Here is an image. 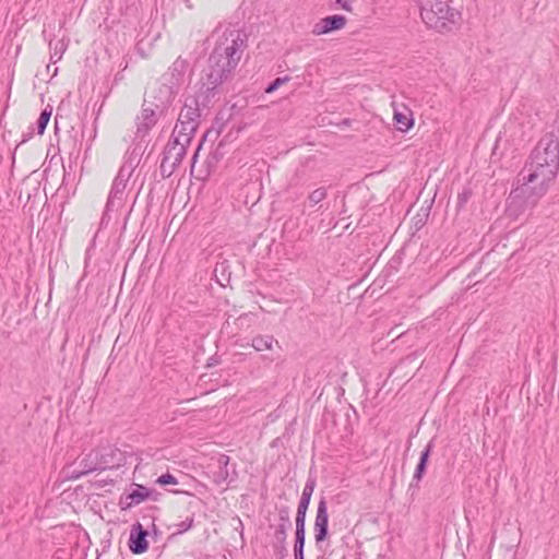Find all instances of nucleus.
I'll use <instances>...</instances> for the list:
<instances>
[{"label": "nucleus", "instance_id": "bb28decb", "mask_svg": "<svg viewBox=\"0 0 559 559\" xmlns=\"http://www.w3.org/2000/svg\"><path fill=\"white\" fill-rule=\"evenodd\" d=\"M178 166L179 165H173L171 162L167 160V157H165L163 155V159H162L160 167H159L162 177L163 178L170 177Z\"/></svg>", "mask_w": 559, "mask_h": 559}, {"label": "nucleus", "instance_id": "58836bf2", "mask_svg": "<svg viewBox=\"0 0 559 559\" xmlns=\"http://www.w3.org/2000/svg\"><path fill=\"white\" fill-rule=\"evenodd\" d=\"M295 555V559H305V552L304 551H299V552H294Z\"/></svg>", "mask_w": 559, "mask_h": 559}, {"label": "nucleus", "instance_id": "393cba45", "mask_svg": "<svg viewBox=\"0 0 559 559\" xmlns=\"http://www.w3.org/2000/svg\"><path fill=\"white\" fill-rule=\"evenodd\" d=\"M49 45H50V48L52 50L50 59L53 62L59 61L61 59L63 52L67 49L66 43L63 41V39H60V40L56 41L53 46H52V43H50Z\"/></svg>", "mask_w": 559, "mask_h": 559}, {"label": "nucleus", "instance_id": "e433bc0d", "mask_svg": "<svg viewBox=\"0 0 559 559\" xmlns=\"http://www.w3.org/2000/svg\"><path fill=\"white\" fill-rule=\"evenodd\" d=\"M237 526H235V530L239 532L240 536L243 537V524L240 520V518H236Z\"/></svg>", "mask_w": 559, "mask_h": 559}, {"label": "nucleus", "instance_id": "9b49d317", "mask_svg": "<svg viewBox=\"0 0 559 559\" xmlns=\"http://www.w3.org/2000/svg\"><path fill=\"white\" fill-rule=\"evenodd\" d=\"M188 66L189 63L186 59L178 57L159 80L171 85V87L179 92V88L183 83Z\"/></svg>", "mask_w": 559, "mask_h": 559}, {"label": "nucleus", "instance_id": "f3484780", "mask_svg": "<svg viewBox=\"0 0 559 559\" xmlns=\"http://www.w3.org/2000/svg\"><path fill=\"white\" fill-rule=\"evenodd\" d=\"M126 187L127 182L115 178L106 203V213L122 205Z\"/></svg>", "mask_w": 559, "mask_h": 559}, {"label": "nucleus", "instance_id": "a878e982", "mask_svg": "<svg viewBox=\"0 0 559 559\" xmlns=\"http://www.w3.org/2000/svg\"><path fill=\"white\" fill-rule=\"evenodd\" d=\"M326 195H328V191H326V188H324V187H320V188L313 190L308 197L310 205L313 206V205L320 203L321 201H323L326 198Z\"/></svg>", "mask_w": 559, "mask_h": 559}, {"label": "nucleus", "instance_id": "2eb2a0df", "mask_svg": "<svg viewBox=\"0 0 559 559\" xmlns=\"http://www.w3.org/2000/svg\"><path fill=\"white\" fill-rule=\"evenodd\" d=\"M433 447H435V439H431L427 445L425 447V449L420 452V456H419V461L416 465V468H415V472H414V475H413V479H412V483L409 485L411 488L413 487H418L419 483L421 481L425 473H426V468H427V464H428V461H429V457H430V454L433 450Z\"/></svg>", "mask_w": 559, "mask_h": 559}, {"label": "nucleus", "instance_id": "a211bd4d", "mask_svg": "<svg viewBox=\"0 0 559 559\" xmlns=\"http://www.w3.org/2000/svg\"><path fill=\"white\" fill-rule=\"evenodd\" d=\"M217 464V471L214 472V481L217 485L227 483L228 480H233L234 478H230V473L228 468L229 464V456L225 454H219L216 460Z\"/></svg>", "mask_w": 559, "mask_h": 559}, {"label": "nucleus", "instance_id": "412c9836", "mask_svg": "<svg viewBox=\"0 0 559 559\" xmlns=\"http://www.w3.org/2000/svg\"><path fill=\"white\" fill-rule=\"evenodd\" d=\"M273 344L277 345L278 342L272 335H257L251 342V346L258 352L272 349Z\"/></svg>", "mask_w": 559, "mask_h": 559}, {"label": "nucleus", "instance_id": "2f4dec72", "mask_svg": "<svg viewBox=\"0 0 559 559\" xmlns=\"http://www.w3.org/2000/svg\"><path fill=\"white\" fill-rule=\"evenodd\" d=\"M156 483L162 486H166V485H176V484H178V480L173 474L166 473V474L160 475L157 478Z\"/></svg>", "mask_w": 559, "mask_h": 559}, {"label": "nucleus", "instance_id": "c85d7f7f", "mask_svg": "<svg viewBox=\"0 0 559 559\" xmlns=\"http://www.w3.org/2000/svg\"><path fill=\"white\" fill-rule=\"evenodd\" d=\"M306 532H295L294 552H301L305 549Z\"/></svg>", "mask_w": 559, "mask_h": 559}, {"label": "nucleus", "instance_id": "aec40b11", "mask_svg": "<svg viewBox=\"0 0 559 559\" xmlns=\"http://www.w3.org/2000/svg\"><path fill=\"white\" fill-rule=\"evenodd\" d=\"M316 480L313 478H308L306 485L304 487L301 498L298 503V509L301 511H307L310 504L311 496L314 491Z\"/></svg>", "mask_w": 559, "mask_h": 559}, {"label": "nucleus", "instance_id": "473e14b6", "mask_svg": "<svg viewBox=\"0 0 559 559\" xmlns=\"http://www.w3.org/2000/svg\"><path fill=\"white\" fill-rule=\"evenodd\" d=\"M472 195V191L468 188H465L461 193L457 195L459 206H464L467 201L469 200Z\"/></svg>", "mask_w": 559, "mask_h": 559}, {"label": "nucleus", "instance_id": "7c9ffc66", "mask_svg": "<svg viewBox=\"0 0 559 559\" xmlns=\"http://www.w3.org/2000/svg\"><path fill=\"white\" fill-rule=\"evenodd\" d=\"M133 171V166L131 164H123L120 169H119V173L118 175L116 176L117 179H121L123 180L124 182H128L131 174Z\"/></svg>", "mask_w": 559, "mask_h": 559}, {"label": "nucleus", "instance_id": "20e7f679", "mask_svg": "<svg viewBox=\"0 0 559 559\" xmlns=\"http://www.w3.org/2000/svg\"><path fill=\"white\" fill-rule=\"evenodd\" d=\"M224 57L222 53L221 57L214 59L212 51L207 59V69L201 80V84L206 87V91H212L215 94L218 86L228 80L237 68L227 66L228 59Z\"/></svg>", "mask_w": 559, "mask_h": 559}, {"label": "nucleus", "instance_id": "1a4fd4ad", "mask_svg": "<svg viewBox=\"0 0 559 559\" xmlns=\"http://www.w3.org/2000/svg\"><path fill=\"white\" fill-rule=\"evenodd\" d=\"M164 115V111H159L156 107L143 102L141 114L135 119L136 136L144 138L147 135Z\"/></svg>", "mask_w": 559, "mask_h": 559}, {"label": "nucleus", "instance_id": "423d86ee", "mask_svg": "<svg viewBox=\"0 0 559 559\" xmlns=\"http://www.w3.org/2000/svg\"><path fill=\"white\" fill-rule=\"evenodd\" d=\"M177 94L178 91L171 85L157 80L145 93L144 102L166 114Z\"/></svg>", "mask_w": 559, "mask_h": 559}, {"label": "nucleus", "instance_id": "4468645a", "mask_svg": "<svg viewBox=\"0 0 559 559\" xmlns=\"http://www.w3.org/2000/svg\"><path fill=\"white\" fill-rule=\"evenodd\" d=\"M346 24V17L343 15H330L321 19L314 24L312 33L314 35H324L334 31L342 29Z\"/></svg>", "mask_w": 559, "mask_h": 559}, {"label": "nucleus", "instance_id": "39448f33", "mask_svg": "<svg viewBox=\"0 0 559 559\" xmlns=\"http://www.w3.org/2000/svg\"><path fill=\"white\" fill-rule=\"evenodd\" d=\"M214 96L215 93L206 91V87L201 84L195 95L185 99L178 119L200 124L201 109L207 107Z\"/></svg>", "mask_w": 559, "mask_h": 559}, {"label": "nucleus", "instance_id": "c9c22d12", "mask_svg": "<svg viewBox=\"0 0 559 559\" xmlns=\"http://www.w3.org/2000/svg\"><path fill=\"white\" fill-rule=\"evenodd\" d=\"M159 535H160V531L158 530V527L155 524H152V531L148 532V536H151L154 540H156Z\"/></svg>", "mask_w": 559, "mask_h": 559}, {"label": "nucleus", "instance_id": "ddd939ff", "mask_svg": "<svg viewBox=\"0 0 559 559\" xmlns=\"http://www.w3.org/2000/svg\"><path fill=\"white\" fill-rule=\"evenodd\" d=\"M198 127L194 121L178 119L170 138L183 142V145H190Z\"/></svg>", "mask_w": 559, "mask_h": 559}, {"label": "nucleus", "instance_id": "9d476101", "mask_svg": "<svg viewBox=\"0 0 559 559\" xmlns=\"http://www.w3.org/2000/svg\"><path fill=\"white\" fill-rule=\"evenodd\" d=\"M329 512H328V502L325 498H321L318 508H317V514L314 519V540L316 544L319 545L320 543L324 542L329 536Z\"/></svg>", "mask_w": 559, "mask_h": 559}, {"label": "nucleus", "instance_id": "cd10ccee", "mask_svg": "<svg viewBox=\"0 0 559 559\" xmlns=\"http://www.w3.org/2000/svg\"><path fill=\"white\" fill-rule=\"evenodd\" d=\"M306 514H307V511L301 510V512H300V510L297 508V513H296V519H295V524H296L295 532H306Z\"/></svg>", "mask_w": 559, "mask_h": 559}, {"label": "nucleus", "instance_id": "4c0bfd02", "mask_svg": "<svg viewBox=\"0 0 559 559\" xmlns=\"http://www.w3.org/2000/svg\"><path fill=\"white\" fill-rule=\"evenodd\" d=\"M206 135H207V133L203 136L202 141L200 142L199 146L197 147V151H195V153H194V155H193V157H192V163H194V162L197 160L198 153H199V151H200V148H201V146H202V143H203V141L205 140Z\"/></svg>", "mask_w": 559, "mask_h": 559}, {"label": "nucleus", "instance_id": "4be33fe9", "mask_svg": "<svg viewBox=\"0 0 559 559\" xmlns=\"http://www.w3.org/2000/svg\"><path fill=\"white\" fill-rule=\"evenodd\" d=\"M51 115H52V107L50 105H47L40 112V115L37 119V122H36L37 133L39 135L44 134L46 127L50 120Z\"/></svg>", "mask_w": 559, "mask_h": 559}, {"label": "nucleus", "instance_id": "ea45409f", "mask_svg": "<svg viewBox=\"0 0 559 559\" xmlns=\"http://www.w3.org/2000/svg\"><path fill=\"white\" fill-rule=\"evenodd\" d=\"M32 134H33V132H29V133L27 134V136H25V138L23 139V142H26V141H27V139H29V138L32 136Z\"/></svg>", "mask_w": 559, "mask_h": 559}, {"label": "nucleus", "instance_id": "6ab92c4d", "mask_svg": "<svg viewBox=\"0 0 559 559\" xmlns=\"http://www.w3.org/2000/svg\"><path fill=\"white\" fill-rule=\"evenodd\" d=\"M152 492L153 490L143 485H135V488L126 496V500L128 501L127 506L132 507L140 504L148 499Z\"/></svg>", "mask_w": 559, "mask_h": 559}, {"label": "nucleus", "instance_id": "b1692460", "mask_svg": "<svg viewBox=\"0 0 559 559\" xmlns=\"http://www.w3.org/2000/svg\"><path fill=\"white\" fill-rule=\"evenodd\" d=\"M193 516H188L185 521L171 525L170 527H175L176 531L169 536V539H173L177 535L183 534L187 531H189L193 526Z\"/></svg>", "mask_w": 559, "mask_h": 559}, {"label": "nucleus", "instance_id": "0eeeda50", "mask_svg": "<svg viewBox=\"0 0 559 559\" xmlns=\"http://www.w3.org/2000/svg\"><path fill=\"white\" fill-rule=\"evenodd\" d=\"M112 450L105 448L103 450H92L84 457L78 461L80 466L79 474H74V477H81L94 471H104L108 468L110 462L106 459Z\"/></svg>", "mask_w": 559, "mask_h": 559}, {"label": "nucleus", "instance_id": "6e6552de", "mask_svg": "<svg viewBox=\"0 0 559 559\" xmlns=\"http://www.w3.org/2000/svg\"><path fill=\"white\" fill-rule=\"evenodd\" d=\"M290 526L289 509L287 507H282L278 510V524L274 526V532L272 534V547L276 554L281 555V557H285L287 555L286 537L287 531Z\"/></svg>", "mask_w": 559, "mask_h": 559}, {"label": "nucleus", "instance_id": "f03ea898", "mask_svg": "<svg viewBox=\"0 0 559 559\" xmlns=\"http://www.w3.org/2000/svg\"><path fill=\"white\" fill-rule=\"evenodd\" d=\"M213 37L216 38L213 58L221 57L223 53L224 58L228 59L227 66L238 67L248 47V34L246 31L233 25L218 26L213 32Z\"/></svg>", "mask_w": 559, "mask_h": 559}, {"label": "nucleus", "instance_id": "7ed1b4c3", "mask_svg": "<svg viewBox=\"0 0 559 559\" xmlns=\"http://www.w3.org/2000/svg\"><path fill=\"white\" fill-rule=\"evenodd\" d=\"M420 17L429 28L442 33L451 31L457 24L461 13L448 0H435L420 7Z\"/></svg>", "mask_w": 559, "mask_h": 559}, {"label": "nucleus", "instance_id": "f257e3e1", "mask_svg": "<svg viewBox=\"0 0 559 559\" xmlns=\"http://www.w3.org/2000/svg\"><path fill=\"white\" fill-rule=\"evenodd\" d=\"M559 171V139L544 135L516 177L507 199V214L513 219L531 212L546 194Z\"/></svg>", "mask_w": 559, "mask_h": 559}, {"label": "nucleus", "instance_id": "5701e85b", "mask_svg": "<svg viewBox=\"0 0 559 559\" xmlns=\"http://www.w3.org/2000/svg\"><path fill=\"white\" fill-rule=\"evenodd\" d=\"M394 120L397 124V129L402 132L408 131L414 124V120L411 116L397 111L394 112Z\"/></svg>", "mask_w": 559, "mask_h": 559}, {"label": "nucleus", "instance_id": "dca6fc26", "mask_svg": "<svg viewBox=\"0 0 559 559\" xmlns=\"http://www.w3.org/2000/svg\"><path fill=\"white\" fill-rule=\"evenodd\" d=\"M188 146L189 145H183V142L170 138L164 148L163 155L167 157V160H170L173 165H180L187 154Z\"/></svg>", "mask_w": 559, "mask_h": 559}, {"label": "nucleus", "instance_id": "f704fd0d", "mask_svg": "<svg viewBox=\"0 0 559 559\" xmlns=\"http://www.w3.org/2000/svg\"><path fill=\"white\" fill-rule=\"evenodd\" d=\"M336 3L345 11H352L350 0H336Z\"/></svg>", "mask_w": 559, "mask_h": 559}, {"label": "nucleus", "instance_id": "72a5a7b5", "mask_svg": "<svg viewBox=\"0 0 559 559\" xmlns=\"http://www.w3.org/2000/svg\"><path fill=\"white\" fill-rule=\"evenodd\" d=\"M80 466L78 465V461L74 462L73 465L68 468V478L78 479L79 477H74V474H79Z\"/></svg>", "mask_w": 559, "mask_h": 559}, {"label": "nucleus", "instance_id": "c756f323", "mask_svg": "<svg viewBox=\"0 0 559 559\" xmlns=\"http://www.w3.org/2000/svg\"><path fill=\"white\" fill-rule=\"evenodd\" d=\"M290 80L289 76H283V78H276L274 81H272L266 87L265 93L271 94L274 93L280 86H282L284 83L288 82Z\"/></svg>", "mask_w": 559, "mask_h": 559}, {"label": "nucleus", "instance_id": "f8f14e48", "mask_svg": "<svg viewBox=\"0 0 559 559\" xmlns=\"http://www.w3.org/2000/svg\"><path fill=\"white\" fill-rule=\"evenodd\" d=\"M148 531L139 522L133 524L130 530L129 549L134 555L143 554L148 548L147 542Z\"/></svg>", "mask_w": 559, "mask_h": 559}]
</instances>
